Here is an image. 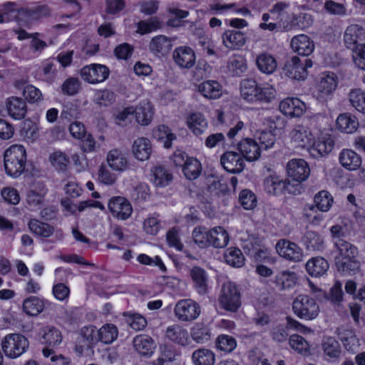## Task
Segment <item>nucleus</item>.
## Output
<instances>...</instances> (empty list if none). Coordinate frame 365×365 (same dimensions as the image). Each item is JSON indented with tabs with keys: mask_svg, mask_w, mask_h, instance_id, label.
<instances>
[{
	"mask_svg": "<svg viewBox=\"0 0 365 365\" xmlns=\"http://www.w3.org/2000/svg\"><path fill=\"white\" fill-rule=\"evenodd\" d=\"M49 160L52 166L59 171H66L70 163L68 157L61 151L51 153Z\"/></svg>",
	"mask_w": 365,
	"mask_h": 365,
	"instance_id": "obj_61",
	"label": "nucleus"
},
{
	"mask_svg": "<svg viewBox=\"0 0 365 365\" xmlns=\"http://www.w3.org/2000/svg\"><path fill=\"white\" fill-rule=\"evenodd\" d=\"M135 350L142 356H150L155 349L154 341L147 335H138L133 339Z\"/></svg>",
	"mask_w": 365,
	"mask_h": 365,
	"instance_id": "obj_30",
	"label": "nucleus"
},
{
	"mask_svg": "<svg viewBox=\"0 0 365 365\" xmlns=\"http://www.w3.org/2000/svg\"><path fill=\"white\" fill-rule=\"evenodd\" d=\"M209 247L223 248L229 242L227 231L222 227H215L209 230Z\"/></svg>",
	"mask_w": 365,
	"mask_h": 365,
	"instance_id": "obj_29",
	"label": "nucleus"
},
{
	"mask_svg": "<svg viewBox=\"0 0 365 365\" xmlns=\"http://www.w3.org/2000/svg\"><path fill=\"white\" fill-rule=\"evenodd\" d=\"M21 10L26 9L20 8L16 3L9 1L2 5L0 14L4 22H9L15 20L19 15L25 16V13Z\"/></svg>",
	"mask_w": 365,
	"mask_h": 365,
	"instance_id": "obj_45",
	"label": "nucleus"
},
{
	"mask_svg": "<svg viewBox=\"0 0 365 365\" xmlns=\"http://www.w3.org/2000/svg\"><path fill=\"white\" fill-rule=\"evenodd\" d=\"M339 334L344 348L349 352L355 353L360 344L354 332L351 330H344Z\"/></svg>",
	"mask_w": 365,
	"mask_h": 365,
	"instance_id": "obj_57",
	"label": "nucleus"
},
{
	"mask_svg": "<svg viewBox=\"0 0 365 365\" xmlns=\"http://www.w3.org/2000/svg\"><path fill=\"white\" fill-rule=\"evenodd\" d=\"M341 165L348 170H355L361 165L360 155L351 149H343L339 155Z\"/></svg>",
	"mask_w": 365,
	"mask_h": 365,
	"instance_id": "obj_23",
	"label": "nucleus"
},
{
	"mask_svg": "<svg viewBox=\"0 0 365 365\" xmlns=\"http://www.w3.org/2000/svg\"><path fill=\"white\" fill-rule=\"evenodd\" d=\"M333 202V197L327 190H321L314 197V203L317 210L321 212L329 211L332 205Z\"/></svg>",
	"mask_w": 365,
	"mask_h": 365,
	"instance_id": "obj_54",
	"label": "nucleus"
},
{
	"mask_svg": "<svg viewBox=\"0 0 365 365\" xmlns=\"http://www.w3.org/2000/svg\"><path fill=\"white\" fill-rule=\"evenodd\" d=\"M275 248L279 255L287 260L300 262L303 259L302 250L296 243L288 240H279Z\"/></svg>",
	"mask_w": 365,
	"mask_h": 365,
	"instance_id": "obj_10",
	"label": "nucleus"
},
{
	"mask_svg": "<svg viewBox=\"0 0 365 365\" xmlns=\"http://www.w3.org/2000/svg\"><path fill=\"white\" fill-rule=\"evenodd\" d=\"M153 137L164 144V147L170 148L172 147V142L177 139L176 135L171 133L170 129L164 125H158L153 130Z\"/></svg>",
	"mask_w": 365,
	"mask_h": 365,
	"instance_id": "obj_46",
	"label": "nucleus"
},
{
	"mask_svg": "<svg viewBox=\"0 0 365 365\" xmlns=\"http://www.w3.org/2000/svg\"><path fill=\"white\" fill-rule=\"evenodd\" d=\"M255 64L257 68L264 73L271 74L275 71L277 63L275 58L269 53L262 52L257 55Z\"/></svg>",
	"mask_w": 365,
	"mask_h": 365,
	"instance_id": "obj_26",
	"label": "nucleus"
},
{
	"mask_svg": "<svg viewBox=\"0 0 365 365\" xmlns=\"http://www.w3.org/2000/svg\"><path fill=\"white\" fill-rule=\"evenodd\" d=\"M201 312L200 306L194 300L185 299L179 300L174 308L176 318L182 322L195 320Z\"/></svg>",
	"mask_w": 365,
	"mask_h": 365,
	"instance_id": "obj_6",
	"label": "nucleus"
},
{
	"mask_svg": "<svg viewBox=\"0 0 365 365\" xmlns=\"http://www.w3.org/2000/svg\"><path fill=\"white\" fill-rule=\"evenodd\" d=\"M30 230L36 235L48 237L53 233V227L47 223L32 219L29 222Z\"/></svg>",
	"mask_w": 365,
	"mask_h": 365,
	"instance_id": "obj_56",
	"label": "nucleus"
},
{
	"mask_svg": "<svg viewBox=\"0 0 365 365\" xmlns=\"http://www.w3.org/2000/svg\"><path fill=\"white\" fill-rule=\"evenodd\" d=\"M173 47L172 40L163 35L153 37L149 45L150 50L156 56L167 55Z\"/></svg>",
	"mask_w": 365,
	"mask_h": 365,
	"instance_id": "obj_25",
	"label": "nucleus"
},
{
	"mask_svg": "<svg viewBox=\"0 0 365 365\" xmlns=\"http://www.w3.org/2000/svg\"><path fill=\"white\" fill-rule=\"evenodd\" d=\"M296 281L297 277L294 272L282 271L276 275L274 282L279 290L283 291L293 287Z\"/></svg>",
	"mask_w": 365,
	"mask_h": 365,
	"instance_id": "obj_41",
	"label": "nucleus"
},
{
	"mask_svg": "<svg viewBox=\"0 0 365 365\" xmlns=\"http://www.w3.org/2000/svg\"><path fill=\"white\" fill-rule=\"evenodd\" d=\"M258 85L256 81L251 79L244 80L241 83L240 93L242 97L247 102H257Z\"/></svg>",
	"mask_w": 365,
	"mask_h": 365,
	"instance_id": "obj_44",
	"label": "nucleus"
},
{
	"mask_svg": "<svg viewBox=\"0 0 365 365\" xmlns=\"http://www.w3.org/2000/svg\"><path fill=\"white\" fill-rule=\"evenodd\" d=\"M305 108V104L297 98H287L279 104L281 112L292 118L302 115Z\"/></svg>",
	"mask_w": 365,
	"mask_h": 365,
	"instance_id": "obj_14",
	"label": "nucleus"
},
{
	"mask_svg": "<svg viewBox=\"0 0 365 365\" xmlns=\"http://www.w3.org/2000/svg\"><path fill=\"white\" fill-rule=\"evenodd\" d=\"M228 72L233 76H241L247 70L246 58L239 54L232 56L227 61Z\"/></svg>",
	"mask_w": 365,
	"mask_h": 365,
	"instance_id": "obj_32",
	"label": "nucleus"
},
{
	"mask_svg": "<svg viewBox=\"0 0 365 365\" xmlns=\"http://www.w3.org/2000/svg\"><path fill=\"white\" fill-rule=\"evenodd\" d=\"M337 270L345 275H351L359 270V255L344 258H334Z\"/></svg>",
	"mask_w": 365,
	"mask_h": 365,
	"instance_id": "obj_21",
	"label": "nucleus"
},
{
	"mask_svg": "<svg viewBox=\"0 0 365 365\" xmlns=\"http://www.w3.org/2000/svg\"><path fill=\"white\" fill-rule=\"evenodd\" d=\"M334 246L336 250L335 258L354 257V255H359L357 247L351 243L344 240H334Z\"/></svg>",
	"mask_w": 365,
	"mask_h": 365,
	"instance_id": "obj_43",
	"label": "nucleus"
},
{
	"mask_svg": "<svg viewBox=\"0 0 365 365\" xmlns=\"http://www.w3.org/2000/svg\"><path fill=\"white\" fill-rule=\"evenodd\" d=\"M6 107L9 115L15 120L23 119L27 112L25 101L19 97L9 98L6 102Z\"/></svg>",
	"mask_w": 365,
	"mask_h": 365,
	"instance_id": "obj_20",
	"label": "nucleus"
},
{
	"mask_svg": "<svg viewBox=\"0 0 365 365\" xmlns=\"http://www.w3.org/2000/svg\"><path fill=\"white\" fill-rule=\"evenodd\" d=\"M192 359L195 365H214L215 356L210 349H199L192 353Z\"/></svg>",
	"mask_w": 365,
	"mask_h": 365,
	"instance_id": "obj_48",
	"label": "nucleus"
},
{
	"mask_svg": "<svg viewBox=\"0 0 365 365\" xmlns=\"http://www.w3.org/2000/svg\"><path fill=\"white\" fill-rule=\"evenodd\" d=\"M199 92L205 98L216 99L222 95V86L216 81H206L198 86Z\"/></svg>",
	"mask_w": 365,
	"mask_h": 365,
	"instance_id": "obj_34",
	"label": "nucleus"
},
{
	"mask_svg": "<svg viewBox=\"0 0 365 365\" xmlns=\"http://www.w3.org/2000/svg\"><path fill=\"white\" fill-rule=\"evenodd\" d=\"M289 136L294 147L308 150L313 143L315 135L309 126L299 124L292 128Z\"/></svg>",
	"mask_w": 365,
	"mask_h": 365,
	"instance_id": "obj_7",
	"label": "nucleus"
},
{
	"mask_svg": "<svg viewBox=\"0 0 365 365\" xmlns=\"http://www.w3.org/2000/svg\"><path fill=\"white\" fill-rule=\"evenodd\" d=\"M223 45L230 50H239L246 43V37L244 33L236 30H227L222 36Z\"/></svg>",
	"mask_w": 365,
	"mask_h": 365,
	"instance_id": "obj_18",
	"label": "nucleus"
},
{
	"mask_svg": "<svg viewBox=\"0 0 365 365\" xmlns=\"http://www.w3.org/2000/svg\"><path fill=\"white\" fill-rule=\"evenodd\" d=\"M44 307V301L35 296L28 297L23 303V310L30 316H37L43 312Z\"/></svg>",
	"mask_w": 365,
	"mask_h": 365,
	"instance_id": "obj_42",
	"label": "nucleus"
},
{
	"mask_svg": "<svg viewBox=\"0 0 365 365\" xmlns=\"http://www.w3.org/2000/svg\"><path fill=\"white\" fill-rule=\"evenodd\" d=\"M294 313L300 319L312 320L319 313V307L316 300L310 296L300 294L292 303Z\"/></svg>",
	"mask_w": 365,
	"mask_h": 365,
	"instance_id": "obj_4",
	"label": "nucleus"
},
{
	"mask_svg": "<svg viewBox=\"0 0 365 365\" xmlns=\"http://www.w3.org/2000/svg\"><path fill=\"white\" fill-rule=\"evenodd\" d=\"M313 24L312 16L307 13H301L299 15H293L290 22L282 21V26L286 30H290L293 27L305 29Z\"/></svg>",
	"mask_w": 365,
	"mask_h": 365,
	"instance_id": "obj_37",
	"label": "nucleus"
},
{
	"mask_svg": "<svg viewBox=\"0 0 365 365\" xmlns=\"http://www.w3.org/2000/svg\"><path fill=\"white\" fill-rule=\"evenodd\" d=\"M108 165L114 170L122 171L128 166L125 155L118 149L111 150L107 155Z\"/></svg>",
	"mask_w": 365,
	"mask_h": 365,
	"instance_id": "obj_35",
	"label": "nucleus"
},
{
	"mask_svg": "<svg viewBox=\"0 0 365 365\" xmlns=\"http://www.w3.org/2000/svg\"><path fill=\"white\" fill-rule=\"evenodd\" d=\"M334 147V141L327 137L314 138L313 143L308 148L309 154L315 158L323 157L329 153Z\"/></svg>",
	"mask_w": 365,
	"mask_h": 365,
	"instance_id": "obj_13",
	"label": "nucleus"
},
{
	"mask_svg": "<svg viewBox=\"0 0 365 365\" xmlns=\"http://www.w3.org/2000/svg\"><path fill=\"white\" fill-rule=\"evenodd\" d=\"M365 41V31L358 24L349 26L344 35V43L347 48L355 51L361 42Z\"/></svg>",
	"mask_w": 365,
	"mask_h": 365,
	"instance_id": "obj_12",
	"label": "nucleus"
},
{
	"mask_svg": "<svg viewBox=\"0 0 365 365\" xmlns=\"http://www.w3.org/2000/svg\"><path fill=\"white\" fill-rule=\"evenodd\" d=\"M220 161L225 170L229 173H240L244 169V160L235 152H226L222 155Z\"/></svg>",
	"mask_w": 365,
	"mask_h": 365,
	"instance_id": "obj_15",
	"label": "nucleus"
},
{
	"mask_svg": "<svg viewBox=\"0 0 365 365\" xmlns=\"http://www.w3.org/2000/svg\"><path fill=\"white\" fill-rule=\"evenodd\" d=\"M42 343L49 346L55 347L62 341L61 331L53 327H46L43 329Z\"/></svg>",
	"mask_w": 365,
	"mask_h": 365,
	"instance_id": "obj_52",
	"label": "nucleus"
},
{
	"mask_svg": "<svg viewBox=\"0 0 365 365\" xmlns=\"http://www.w3.org/2000/svg\"><path fill=\"white\" fill-rule=\"evenodd\" d=\"M98 331L99 341L106 344L113 343L117 339L118 334L117 327L112 324L103 325Z\"/></svg>",
	"mask_w": 365,
	"mask_h": 365,
	"instance_id": "obj_55",
	"label": "nucleus"
},
{
	"mask_svg": "<svg viewBox=\"0 0 365 365\" xmlns=\"http://www.w3.org/2000/svg\"><path fill=\"white\" fill-rule=\"evenodd\" d=\"M192 339L198 344H205L211 339L210 329L202 323H197L191 329Z\"/></svg>",
	"mask_w": 365,
	"mask_h": 365,
	"instance_id": "obj_49",
	"label": "nucleus"
},
{
	"mask_svg": "<svg viewBox=\"0 0 365 365\" xmlns=\"http://www.w3.org/2000/svg\"><path fill=\"white\" fill-rule=\"evenodd\" d=\"M21 11L25 13V16L31 20H38L43 17L50 16L51 14V9L47 5L38 6Z\"/></svg>",
	"mask_w": 365,
	"mask_h": 365,
	"instance_id": "obj_63",
	"label": "nucleus"
},
{
	"mask_svg": "<svg viewBox=\"0 0 365 365\" xmlns=\"http://www.w3.org/2000/svg\"><path fill=\"white\" fill-rule=\"evenodd\" d=\"M154 114L153 108L148 101L140 102L135 108H133V115L138 123L142 125H148Z\"/></svg>",
	"mask_w": 365,
	"mask_h": 365,
	"instance_id": "obj_24",
	"label": "nucleus"
},
{
	"mask_svg": "<svg viewBox=\"0 0 365 365\" xmlns=\"http://www.w3.org/2000/svg\"><path fill=\"white\" fill-rule=\"evenodd\" d=\"M26 152L21 145H13L7 148L4 155L5 171L13 178L19 177L25 170Z\"/></svg>",
	"mask_w": 365,
	"mask_h": 365,
	"instance_id": "obj_1",
	"label": "nucleus"
},
{
	"mask_svg": "<svg viewBox=\"0 0 365 365\" xmlns=\"http://www.w3.org/2000/svg\"><path fill=\"white\" fill-rule=\"evenodd\" d=\"M237 150L248 161L256 160L260 156V147L258 143L252 138H245L239 142Z\"/></svg>",
	"mask_w": 365,
	"mask_h": 365,
	"instance_id": "obj_17",
	"label": "nucleus"
},
{
	"mask_svg": "<svg viewBox=\"0 0 365 365\" xmlns=\"http://www.w3.org/2000/svg\"><path fill=\"white\" fill-rule=\"evenodd\" d=\"M151 172L152 181L156 187H166L173 180V175L163 166H156Z\"/></svg>",
	"mask_w": 365,
	"mask_h": 365,
	"instance_id": "obj_39",
	"label": "nucleus"
},
{
	"mask_svg": "<svg viewBox=\"0 0 365 365\" xmlns=\"http://www.w3.org/2000/svg\"><path fill=\"white\" fill-rule=\"evenodd\" d=\"M217 301L223 309L230 312H236L241 307V293L235 283L230 281L224 282Z\"/></svg>",
	"mask_w": 365,
	"mask_h": 365,
	"instance_id": "obj_2",
	"label": "nucleus"
},
{
	"mask_svg": "<svg viewBox=\"0 0 365 365\" xmlns=\"http://www.w3.org/2000/svg\"><path fill=\"white\" fill-rule=\"evenodd\" d=\"M192 237L200 248L209 247V230L204 227H197L192 232Z\"/></svg>",
	"mask_w": 365,
	"mask_h": 365,
	"instance_id": "obj_64",
	"label": "nucleus"
},
{
	"mask_svg": "<svg viewBox=\"0 0 365 365\" xmlns=\"http://www.w3.org/2000/svg\"><path fill=\"white\" fill-rule=\"evenodd\" d=\"M152 153V145L149 139L141 137L136 139L133 144V153L139 160L149 159Z\"/></svg>",
	"mask_w": 365,
	"mask_h": 365,
	"instance_id": "obj_27",
	"label": "nucleus"
},
{
	"mask_svg": "<svg viewBox=\"0 0 365 365\" xmlns=\"http://www.w3.org/2000/svg\"><path fill=\"white\" fill-rule=\"evenodd\" d=\"M190 276L197 292L205 294L207 291V276L205 271L200 267H194L190 271Z\"/></svg>",
	"mask_w": 365,
	"mask_h": 365,
	"instance_id": "obj_36",
	"label": "nucleus"
},
{
	"mask_svg": "<svg viewBox=\"0 0 365 365\" xmlns=\"http://www.w3.org/2000/svg\"><path fill=\"white\" fill-rule=\"evenodd\" d=\"M166 337L179 345L185 346L188 341V332L179 324L169 326L165 332Z\"/></svg>",
	"mask_w": 365,
	"mask_h": 365,
	"instance_id": "obj_31",
	"label": "nucleus"
},
{
	"mask_svg": "<svg viewBox=\"0 0 365 365\" xmlns=\"http://www.w3.org/2000/svg\"><path fill=\"white\" fill-rule=\"evenodd\" d=\"M336 128L346 133H354L359 126L356 117L349 113L340 114L336 119Z\"/></svg>",
	"mask_w": 365,
	"mask_h": 365,
	"instance_id": "obj_28",
	"label": "nucleus"
},
{
	"mask_svg": "<svg viewBox=\"0 0 365 365\" xmlns=\"http://www.w3.org/2000/svg\"><path fill=\"white\" fill-rule=\"evenodd\" d=\"M291 47L299 55L307 56L314 51V44L308 36L301 34L292 38Z\"/></svg>",
	"mask_w": 365,
	"mask_h": 365,
	"instance_id": "obj_19",
	"label": "nucleus"
},
{
	"mask_svg": "<svg viewBox=\"0 0 365 365\" xmlns=\"http://www.w3.org/2000/svg\"><path fill=\"white\" fill-rule=\"evenodd\" d=\"M4 354L10 359H16L25 353L29 346V340L21 334H9L1 340Z\"/></svg>",
	"mask_w": 365,
	"mask_h": 365,
	"instance_id": "obj_3",
	"label": "nucleus"
},
{
	"mask_svg": "<svg viewBox=\"0 0 365 365\" xmlns=\"http://www.w3.org/2000/svg\"><path fill=\"white\" fill-rule=\"evenodd\" d=\"M187 125L195 135H200L206 130L207 122L202 113H194L188 117Z\"/></svg>",
	"mask_w": 365,
	"mask_h": 365,
	"instance_id": "obj_40",
	"label": "nucleus"
},
{
	"mask_svg": "<svg viewBox=\"0 0 365 365\" xmlns=\"http://www.w3.org/2000/svg\"><path fill=\"white\" fill-rule=\"evenodd\" d=\"M226 262L235 267H241L245 264V257L241 250L236 247L228 248L225 252Z\"/></svg>",
	"mask_w": 365,
	"mask_h": 365,
	"instance_id": "obj_58",
	"label": "nucleus"
},
{
	"mask_svg": "<svg viewBox=\"0 0 365 365\" xmlns=\"http://www.w3.org/2000/svg\"><path fill=\"white\" fill-rule=\"evenodd\" d=\"M329 269V263L322 257H314L306 264L307 272L312 277L324 275Z\"/></svg>",
	"mask_w": 365,
	"mask_h": 365,
	"instance_id": "obj_33",
	"label": "nucleus"
},
{
	"mask_svg": "<svg viewBox=\"0 0 365 365\" xmlns=\"http://www.w3.org/2000/svg\"><path fill=\"white\" fill-rule=\"evenodd\" d=\"M312 61L311 59L294 56L285 62L283 72L285 76L290 78L304 80L307 75V68L312 67Z\"/></svg>",
	"mask_w": 365,
	"mask_h": 365,
	"instance_id": "obj_5",
	"label": "nucleus"
},
{
	"mask_svg": "<svg viewBox=\"0 0 365 365\" xmlns=\"http://www.w3.org/2000/svg\"><path fill=\"white\" fill-rule=\"evenodd\" d=\"M322 349L329 361H335L339 359L341 354V348L339 342L332 336L324 337L322 344Z\"/></svg>",
	"mask_w": 365,
	"mask_h": 365,
	"instance_id": "obj_22",
	"label": "nucleus"
},
{
	"mask_svg": "<svg viewBox=\"0 0 365 365\" xmlns=\"http://www.w3.org/2000/svg\"><path fill=\"white\" fill-rule=\"evenodd\" d=\"M264 188L268 194L278 195L285 188V182L278 176L270 175L264 180Z\"/></svg>",
	"mask_w": 365,
	"mask_h": 365,
	"instance_id": "obj_51",
	"label": "nucleus"
},
{
	"mask_svg": "<svg viewBox=\"0 0 365 365\" xmlns=\"http://www.w3.org/2000/svg\"><path fill=\"white\" fill-rule=\"evenodd\" d=\"M247 254L255 257H264L267 253V249L262 247V240L259 237H250L245 242L243 247Z\"/></svg>",
	"mask_w": 365,
	"mask_h": 365,
	"instance_id": "obj_47",
	"label": "nucleus"
},
{
	"mask_svg": "<svg viewBox=\"0 0 365 365\" xmlns=\"http://www.w3.org/2000/svg\"><path fill=\"white\" fill-rule=\"evenodd\" d=\"M277 96L276 89L269 84L258 85L257 102L271 103Z\"/></svg>",
	"mask_w": 365,
	"mask_h": 365,
	"instance_id": "obj_59",
	"label": "nucleus"
},
{
	"mask_svg": "<svg viewBox=\"0 0 365 365\" xmlns=\"http://www.w3.org/2000/svg\"><path fill=\"white\" fill-rule=\"evenodd\" d=\"M286 169L288 177L299 182L305 181L310 175L308 163L302 158L290 160L287 164Z\"/></svg>",
	"mask_w": 365,
	"mask_h": 365,
	"instance_id": "obj_9",
	"label": "nucleus"
},
{
	"mask_svg": "<svg viewBox=\"0 0 365 365\" xmlns=\"http://www.w3.org/2000/svg\"><path fill=\"white\" fill-rule=\"evenodd\" d=\"M110 71L107 66L102 64H91L81 68V76L86 82L95 84L103 82L108 78Z\"/></svg>",
	"mask_w": 365,
	"mask_h": 365,
	"instance_id": "obj_8",
	"label": "nucleus"
},
{
	"mask_svg": "<svg viewBox=\"0 0 365 365\" xmlns=\"http://www.w3.org/2000/svg\"><path fill=\"white\" fill-rule=\"evenodd\" d=\"M337 87V81L334 73H328L322 78L319 83V91L323 95H329Z\"/></svg>",
	"mask_w": 365,
	"mask_h": 365,
	"instance_id": "obj_60",
	"label": "nucleus"
},
{
	"mask_svg": "<svg viewBox=\"0 0 365 365\" xmlns=\"http://www.w3.org/2000/svg\"><path fill=\"white\" fill-rule=\"evenodd\" d=\"M215 344L219 350L230 353L236 348L237 341L232 336L221 334L216 339Z\"/></svg>",
	"mask_w": 365,
	"mask_h": 365,
	"instance_id": "obj_62",
	"label": "nucleus"
},
{
	"mask_svg": "<svg viewBox=\"0 0 365 365\" xmlns=\"http://www.w3.org/2000/svg\"><path fill=\"white\" fill-rule=\"evenodd\" d=\"M349 101L358 112L365 113V91L361 88H353L348 94Z\"/></svg>",
	"mask_w": 365,
	"mask_h": 365,
	"instance_id": "obj_50",
	"label": "nucleus"
},
{
	"mask_svg": "<svg viewBox=\"0 0 365 365\" xmlns=\"http://www.w3.org/2000/svg\"><path fill=\"white\" fill-rule=\"evenodd\" d=\"M173 59L175 63L181 68H190L195 63L194 51L187 46H180L173 52Z\"/></svg>",
	"mask_w": 365,
	"mask_h": 365,
	"instance_id": "obj_16",
	"label": "nucleus"
},
{
	"mask_svg": "<svg viewBox=\"0 0 365 365\" xmlns=\"http://www.w3.org/2000/svg\"><path fill=\"white\" fill-rule=\"evenodd\" d=\"M182 172L185 178L188 180L197 179L202 171L201 164L196 158L190 157L182 168Z\"/></svg>",
	"mask_w": 365,
	"mask_h": 365,
	"instance_id": "obj_53",
	"label": "nucleus"
},
{
	"mask_svg": "<svg viewBox=\"0 0 365 365\" xmlns=\"http://www.w3.org/2000/svg\"><path fill=\"white\" fill-rule=\"evenodd\" d=\"M302 242L308 250L320 251L324 247L322 237L316 232L312 230L306 231Z\"/></svg>",
	"mask_w": 365,
	"mask_h": 365,
	"instance_id": "obj_38",
	"label": "nucleus"
},
{
	"mask_svg": "<svg viewBox=\"0 0 365 365\" xmlns=\"http://www.w3.org/2000/svg\"><path fill=\"white\" fill-rule=\"evenodd\" d=\"M108 209L113 216L125 220L132 214L133 208L128 200L123 197H114L108 202Z\"/></svg>",
	"mask_w": 365,
	"mask_h": 365,
	"instance_id": "obj_11",
	"label": "nucleus"
}]
</instances>
